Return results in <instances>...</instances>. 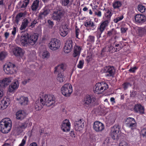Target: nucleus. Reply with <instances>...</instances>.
Segmentation results:
<instances>
[{"label": "nucleus", "mask_w": 146, "mask_h": 146, "mask_svg": "<svg viewBox=\"0 0 146 146\" xmlns=\"http://www.w3.org/2000/svg\"><path fill=\"white\" fill-rule=\"evenodd\" d=\"M38 36L36 34L29 35L26 33L23 34L21 38V42L23 46H27L28 44L33 45L36 43Z\"/></svg>", "instance_id": "1"}, {"label": "nucleus", "mask_w": 146, "mask_h": 146, "mask_svg": "<svg viewBox=\"0 0 146 146\" xmlns=\"http://www.w3.org/2000/svg\"><path fill=\"white\" fill-rule=\"evenodd\" d=\"M12 125V121L10 118L4 119L0 122V131L4 133H7L11 129Z\"/></svg>", "instance_id": "2"}, {"label": "nucleus", "mask_w": 146, "mask_h": 146, "mask_svg": "<svg viewBox=\"0 0 146 146\" xmlns=\"http://www.w3.org/2000/svg\"><path fill=\"white\" fill-rule=\"evenodd\" d=\"M40 98L43 99L45 105L50 106L53 105L55 102V98L52 95L40 94Z\"/></svg>", "instance_id": "3"}, {"label": "nucleus", "mask_w": 146, "mask_h": 146, "mask_svg": "<svg viewBox=\"0 0 146 146\" xmlns=\"http://www.w3.org/2000/svg\"><path fill=\"white\" fill-rule=\"evenodd\" d=\"M108 88V86L106 83L104 82L98 83L96 84L94 87L93 90L95 93L99 94L107 89Z\"/></svg>", "instance_id": "4"}, {"label": "nucleus", "mask_w": 146, "mask_h": 146, "mask_svg": "<svg viewBox=\"0 0 146 146\" xmlns=\"http://www.w3.org/2000/svg\"><path fill=\"white\" fill-rule=\"evenodd\" d=\"M61 92L64 96L66 97H69L73 92L71 85L69 83L65 84L61 87Z\"/></svg>", "instance_id": "5"}, {"label": "nucleus", "mask_w": 146, "mask_h": 146, "mask_svg": "<svg viewBox=\"0 0 146 146\" xmlns=\"http://www.w3.org/2000/svg\"><path fill=\"white\" fill-rule=\"evenodd\" d=\"M60 42L59 40L56 38H52L48 44L49 48L52 50H55L58 48L60 46Z\"/></svg>", "instance_id": "6"}, {"label": "nucleus", "mask_w": 146, "mask_h": 146, "mask_svg": "<svg viewBox=\"0 0 146 146\" xmlns=\"http://www.w3.org/2000/svg\"><path fill=\"white\" fill-rule=\"evenodd\" d=\"M119 131V127L117 125H114L111 128L110 135L113 139L117 140L118 139Z\"/></svg>", "instance_id": "7"}, {"label": "nucleus", "mask_w": 146, "mask_h": 146, "mask_svg": "<svg viewBox=\"0 0 146 146\" xmlns=\"http://www.w3.org/2000/svg\"><path fill=\"white\" fill-rule=\"evenodd\" d=\"M127 127L133 129L136 128L137 123L135 119L133 118L128 117L125 121Z\"/></svg>", "instance_id": "8"}, {"label": "nucleus", "mask_w": 146, "mask_h": 146, "mask_svg": "<svg viewBox=\"0 0 146 146\" xmlns=\"http://www.w3.org/2000/svg\"><path fill=\"white\" fill-rule=\"evenodd\" d=\"M103 70V72L106 73V76H113L115 72L114 67L113 66H106L104 68Z\"/></svg>", "instance_id": "9"}, {"label": "nucleus", "mask_w": 146, "mask_h": 146, "mask_svg": "<svg viewBox=\"0 0 146 146\" xmlns=\"http://www.w3.org/2000/svg\"><path fill=\"white\" fill-rule=\"evenodd\" d=\"M110 21V19H109L101 22L100 27L97 29V31L99 33L101 34L104 32L106 27L108 26Z\"/></svg>", "instance_id": "10"}, {"label": "nucleus", "mask_w": 146, "mask_h": 146, "mask_svg": "<svg viewBox=\"0 0 146 146\" xmlns=\"http://www.w3.org/2000/svg\"><path fill=\"white\" fill-rule=\"evenodd\" d=\"M4 67V70L7 74H12L13 73L14 68L15 67V64L10 62L8 63L6 67Z\"/></svg>", "instance_id": "11"}, {"label": "nucleus", "mask_w": 146, "mask_h": 146, "mask_svg": "<svg viewBox=\"0 0 146 146\" xmlns=\"http://www.w3.org/2000/svg\"><path fill=\"white\" fill-rule=\"evenodd\" d=\"M93 128L94 130L97 132H101L104 129V124L98 121L94 122L93 124Z\"/></svg>", "instance_id": "12"}, {"label": "nucleus", "mask_w": 146, "mask_h": 146, "mask_svg": "<svg viewBox=\"0 0 146 146\" xmlns=\"http://www.w3.org/2000/svg\"><path fill=\"white\" fill-rule=\"evenodd\" d=\"M63 16V12L61 10H59L54 12L52 17V18L54 20L60 22L61 21V19Z\"/></svg>", "instance_id": "13"}, {"label": "nucleus", "mask_w": 146, "mask_h": 146, "mask_svg": "<svg viewBox=\"0 0 146 146\" xmlns=\"http://www.w3.org/2000/svg\"><path fill=\"white\" fill-rule=\"evenodd\" d=\"M61 128L64 132L69 131L70 128V124L69 121L67 119L64 120L61 125Z\"/></svg>", "instance_id": "14"}, {"label": "nucleus", "mask_w": 146, "mask_h": 146, "mask_svg": "<svg viewBox=\"0 0 146 146\" xmlns=\"http://www.w3.org/2000/svg\"><path fill=\"white\" fill-rule=\"evenodd\" d=\"M83 120L80 119L78 121H75L74 122V128L76 131H80L84 127Z\"/></svg>", "instance_id": "15"}, {"label": "nucleus", "mask_w": 146, "mask_h": 146, "mask_svg": "<svg viewBox=\"0 0 146 146\" xmlns=\"http://www.w3.org/2000/svg\"><path fill=\"white\" fill-rule=\"evenodd\" d=\"M12 78L9 77L0 80V88H5L9 85L11 82Z\"/></svg>", "instance_id": "16"}, {"label": "nucleus", "mask_w": 146, "mask_h": 146, "mask_svg": "<svg viewBox=\"0 0 146 146\" xmlns=\"http://www.w3.org/2000/svg\"><path fill=\"white\" fill-rule=\"evenodd\" d=\"M10 100L8 98L5 97L0 102V109L4 110L6 108L10 103Z\"/></svg>", "instance_id": "17"}, {"label": "nucleus", "mask_w": 146, "mask_h": 146, "mask_svg": "<svg viewBox=\"0 0 146 146\" xmlns=\"http://www.w3.org/2000/svg\"><path fill=\"white\" fill-rule=\"evenodd\" d=\"M72 48V41L70 39L67 40L64 47V51L65 53L70 52Z\"/></svg>", "instance_id": "18"}, {"label": "nucleus", "mask_w": 146, "mask_h": 146, "mask_svg": "<svg viewBox=\"0 0 146 146\" xmlns=\"http://www.w3.org/2000/svg\"><path fill=\"white\" fill-rule=\"evenodd\" d=\"M45 105L43 99L40 98V100L36 101L35 104V108L36 111L40 110Z\"/></svg>", "instance_id": "19"}, {"label": "nucleus", "mask_w": 146, "mask_h": 146, "mask_svg": "<svg viewBox=\"0 0 146 146\" xmlns=\"http://www.w3.org/2000/svg\"><path fill=\"white\" fill-rule=\"evenodd\" d=\"M134 18L136 22L142 24L146 21V17L143 15L137 14Z\"/></svg>", "instance_id": "20"}, {"label": "nucleus", "mask_w": 146, "mask_h": 146, "mask_svg": "<svg viewBox=\"0 0 146 146\" xmlns=\"http://www.w3.org/2000/svg\"><path fill=\"white\" fill-rule=\"evenodd\" d=\"M95 99L94 98H92L89 95H87L84 98L83 103L85 106H87L89 105L92 102L95 101Z\"/></svg>", "instance_id": "21"}, {"label": "nucleus", "mask_w": 146, "mask_h": 146, "mask_svg": "<svg viewBox=\"0 0 146 146\" xmlns=\"http://www.w3.org/2000/svg\"><path fill=\"white\" fill-rule=\"evenodd\" d=\"M66 65L64 64H61L55 68L54 72H59L63 73L66 68Z\"/></svg>", "instance_id": "22"}, {"label": "nucleus", "mask_w": 146, "mask_h": 146, "mask_svg": "<svg viewBox=\"0 0 146 146\" xmlns=\"http://www.w3.org/2000/svg\"><path fill=\"white\" fill-rule=\"evenodd\" d=\"M144 108L140 104L135 105L133 110L135 113L143 114L144 113Z\"/></svg>", "instance_id": "23"}, {"label": "nucleus", "mask_w": 146, "mask_h": 146, "mask_svg": "<svg viewBox=\"0 0 146 146\" xmlns=\"http://www.w3.org/2000/svg\"><path fill=\"white\" fill-rule=\"evenodd\" d=\"M26 115V113L23 110H19L16 113V118L18 119L22 120Z\"/></svg>", "instance_id": "24"}, {"label": "nucleus", "mask_w": 146, "mask_h": 146, "mask_svg": "<svg viewBox=\"0 0 146 146\" xmlns=\"http://www.w3.org/2000/svg\"><path fill=\"white\" fill-rule=\"evenodd\" d=\"M19 86V82L17 80H16L13 83H12L9 86L8 90L9 92H11L17 89Z\"/></svg>", "instance_id": "25"}, {"label": "nucleus", "mask_w": 146, "mask_h": 146, "mask_svg": "<svg viewBox=\"0 0 146 146\" xmlns=\"http://www.w3.org/2000/svg\"><path fill=\"white\" fill-rule=\"evenodd\" d=\"M54 73L57 74L56 79L58 82L60 83H62L64 81V76L63 73L56 72Z\"/></svg>", "instance_id": "26"}, {"label": "nucleus", "mask_w": 146, "mask_h": 146, "mask_svg": "<svg viewBox=\"0 0 146 146\" xmlns=\"http://www.w3.org/2000/svg\"><path fill=\"white\" fill-rule=\"evenodd\" d=\"M43 12H41L39 14L38 18L40 19H42L45 16L47 15L50 11V10L45 7L43 9Z\"/></svg>", "instance_id": "27"}, {"label": "nucleus", "mask_w": 146, "mask_h": 146, "mask_svg": "<svg viewBox=\"0 0 146 146\" xmlns=\"http://www.w3.org/2000/svg\"><path fill=\"white\" fill-rule=\"evenodd\" d=\"M14 54L16 56H21L24 54L22 49L19 47H16L13 50Z\"/></svg>", "instance_id": "28"}, {"label": "nucleus", "mask_w": 146, "mask_h": 146, "mask_svg": "<svg viewBox=\"0 0 146 146\" xmlns=\"http://www.w3.org/2000/svg\"><path fill=\"white\" fill-rule=\"evenodd\" d=\"M19 103L22 105H27L28 102V100L27 97L24 96L21 97L19 99H17Z\"/></svg>", "instance_id": "29"}, {"label": "nucleus", "mask_w": 146, "mask_h": 146, "mask_svg": "<svg viewBox=\"0 0 146 146\" xmlns=\"http://www.w3.org/2000/svg\"><path fill=\"white\" fill-rule=\"evenodd\" d=\"M27 124L28 123L27 121L21 123L17 127V130L19 132L22 131L23 129H25L27 127Z\"/></svg>", "instance_id": "30"}, {"label": "nucleus", "mask_w": 146, "mask_h": 146, "mask_svg": "<svg viewBox=\"0 0 146 146\" xmlns=\"http://www.w3.org/2000/svg\"><path fill=\"white\" fill-rule=\"evenodd\" d=\"M81 48L78 46H76L74 47V52L73 54V56L74 57H76L77 56H79Z\"/></svg>", "instance_id": "31"}, {"label": "nucleus", "mask_w": 146, "mask_h": 146, "mask_svg": "<svg viewBox=\"0 0 146 146\" xmlns=\"http://www.w3.org/2000/svg\"><path fill=\"white\" fill-rule=\"evenodd\" d=\"M139 35L141 37L146 35V27H139L138 29Z\"/></svg>", "instance_id": "32"}, {"label": "nucleus", "mask_w": 146, "mask_h": 146, "mask_svg": "<svg viewBox=\"0 0 146 146\" xmlns=\"http://www.w3.org/2000/svg\"><path fill=\"white\" fill-rule=\"evenodd\" d=\"M29 21L27 18L24 19L22 23L20 29L21 30H23L25 29L28 26V24L29 23Z\"/></svg>", "instance_id": "33"}, {"label": "nucleus", "mask_w": 146, "mask_h": 146, "mask_svg": "<svg viewBox=\"0 0 146 146\" xmlns=\"http://www.w3.org/2000/svg\"><path fill=\"white\" fill-rule=\"evenodd\" d=\"M38 0H35L34 1L31 6V9L33 11H36L38 6L39 3Z\"/></svg>", "instance_id": "34"}, {"label": "nucleus", "mask_w": 146, "mask_h": 146, "mask_svg": "<svg viewBox=\"0 0 146 146\" xmlns=\"http://www.w3.org/2000/svg\"><path fill=\"white\" fill-rule=\"evenodd\" d=\"M117 33L115 29H112L108 32L107 35L108 37H110L112 36H114Z\"/></svg>", "instance_id": "35"}, {"label": "nucleus", "mask_w": 146, "mask_h": 146, "mask_svg": "<svg viewBox=\"0 0 146 146\" xmlns=\"http://www.w3.org/2000/svg\"><path fill=\"white\" fill-rule=\"evenodd\" d=\"M84 25L86 27H91L92 28H94L96 26L94 23L90 21H85Z\"/></svg>", "instance_id": "36"}, {"label": "nucleus", "mask_w": 146, "mask_h": 146, "mask_svg": "<svg viewBox=\"0 0 146 146\" xmlns=\"http://www.w3.org/2000/svg\"><path fill=\"white\" fill-rule=\"evenodd\" d=\"M24 14L22 13H20L18 14L16 16L15 19V22L17 24H18L20 18L24 16Z\"/></svg>", "instance_id": "37"}, {"label": "nucleus", "mask_w": 146, "mask_h": 146, "mask_svg": "<svg viewBox=\"0 0 146 146\" xmlns=\"http://www.w3.org/2000/svg\"><path fill=\"white\" fill-rule=\"evenodd\" d=\"M137 9L138 11L141 13L144 12L146 10L145 7L141 4H139L138 5Z\"/></svg>", "instance_id": "38"}, {"label": "nucleus", "mask_w": 146, "mask_h": 146, "mask_svg": "<svg viewBox=\"0 0 146 146\" xmlns=\"http://www.w3.org/2000/svg\"><path fill=\"white\" fill-rule=\"evenodd\" d=\"M116 40L113 43V45H115V46L114 47L115 48V51L117 52L119 51V50L121 49V47L120 45V44H115Z\"/></svg>", "instance_id": "39"}, {"label": "nucleus", "mask_w": 146, "mask_h": 146, "mask_svg": "<svg viewBox=\"0 0 146 146\" xmlns=\"http://www.w3.org/2000/svg\"><path fill=\"white\" fill-rule=\"evenodd\" d=\"M68 32L64 31L63 29H60L59 31V33L61 36L63 37H64L67 35Z\"/></svg>", "instance_id": "40"}, {"label": "nucleus", "mask_w": 146, "mask_h": 146, "mask_svg": "<svg viewBox=\"0 0 146 146\" xmlns=\"http://www.w3.org/2000/svg\"><path fill=\"white\" fill-rule=\"evenodd\" d=\"M121 5V3L119 1L115 2L113 4V6L114 8H118L120 7Z\"/></svg>", "instance_id": "41"}, {"label": "nucleus", "mask_w": 146, "mask_h": 146, "mask_svg": "<svg viewBox=\"0 0 146 146\" xmlns=\"http://www.w3.org/2000/svg\"><path fill=\"white\" fill-rule=\"evenodd\" d=\"M6 52H2L0 53V59L2 60L3 59L7 56Z\"/></svg>", "instance_id": "42"}, {"label": "nucleus", "mask_w": 146, "mask_h": 146, "mask_svg": "<svg viewBox=\"0 0 146 146\" xmlns=\"http://www.w3.org/2000/svg\"><path fill=\"white\" fill-rule=\"evenodd\" d=\"M84 63V61L83 60H80L79 61V63L77 65V67L78 68L81 69L83 67Z\"/></svg>", "instance_id": "43"}, {"label": "nucleus", "mask_w": 146, "mask_h": 146, "mask_svg": "<svg viewBox=\"0 0 146 146\" xmlns=\"http://www.w3.org/2000/svg\"><path fill=\"white\" fill-rule=\"evenodd\" d=\"M42 57L43 58H48L49 57V53L47 51H45L42 54Z\"/></svg>", "instance_id": "44"}, {"label": "nucleus", "mask_w": 146, "mask_h": 146, "mask_svg": "<svg viewBox=\"0 0 146 146\" xmlns=\"http://www.w3.org/2000/svg\"><path fill=\"white\" fill-rule=\"evenodd\" d=\"M131 84L128 82L125 83L123 84V88L124 90H126L129 86H131Z\"/></svg>", "instance_id": "45"}, {"label": "nucleus", "mask_w": 146, "mask_h": 146, "mask_svg": "<svg viewBox=\"0 0 146 146\" xmlns=\"http://www.w3.org/2000/svg\"><path fill=\"white\" fill-rule=\"evenodd\" d=\"M112 13L109 10H108L106 14V16L108 18V19H110L111 17L112 16Z\"/></svg>", "instance_id": "46"}, {"label": "nucleus", "mask_w": 146, "mask_h": 146, "mask_svg": "<svg viewBox=\"0 0 146 146\" xmlns=\"http://www.w3.org/2000/svg\"><path fill=\"white\" fill-rule=\"evenodd\" d=\"M140 134L143 137H146V129H142L141 131Z\"/></svg>", "instance_id": "47"}, {"label": "nucleus", "mask_w": 146, "mask_h": 146, "mask_svg": "<svg viewBox=\"0 0 146 146\" xmlns=\"http://www.w3.org/2000/svg\"><path fill=\"white\" fill-rule=\"evenodd\" d=\"M123 18V15H121L120 17H118L113 20V21L115 23H117L118 21L121 20Z\"/></svg>", "instance_id": "48"}, {"label": "nucleus", "mask_w": 146, "mask_h": 146, "mask_svg": "<svg viewBox=\"0 0 146 146\" xmlns=\"http://www.w3.org/2000/svg\"><path fill=\"white\" fill-rule=\"evenodd\" d=\"M108 47V50L109 52H115V48L112 46V44H110Z\"/></svg>", "instance_id": "49"}, {"label": "nucleus", "mask_w": 146, "mask_h": 146, "mask_svg": "<svg viewBox=\"0 0 146 146\" xmlns=\"http://www.w3.org/2000/svg\"><path fill=\"white\" fill-rule=\"evenodd\" d=\"M69 0H62V5L63 6H66L69 3Z\"/></svg>", "instance_id": "50"}, {"label": "nucleus", "mask_w": 146, "mask_h": 146, "mask_svg": "<svg viewBox=\"0 0 146 146\" xmlns=\"http://www.w3.org/2000/svg\"><path fill=\"white\" fill-rule=\"evenodd\" d=\"M119 146H129V145L125 141H123L120 143Z\"/></svg>", "instance_id": "51"}, {"label": "nucleus", "mask_w": 146, "mask_h": 146, "mask_svg": "<svg viewBox=\"0 0 146 146\" xmlns=\"http://www.w3.org/2000/svg\"><path fill=\"white\" fill-rule=\"evenodd\" d=\"M80 32V31L79 29L76 26V27L75 29V33L76 35V36L77 38H79L78 37V36L79 35Z\"/></svg>", "instance_id": "52"}, {"label": "nucleus", "mask_w": 146, "mask_h": 146, "mask_svg": "<svg viewBox=\"0 0 146 146\" xmlns=\"http://www.w3.org/2000/svg\"><path fill=\"white\" fill-rule=\"evenodd\" d=\"M37 23L36 20H34L31 23V24L29 26L30 27L33 28L35 27V25Z\"/></svg>", "instance_id": "53"}, {"label": "nucleus", "mask_w": 146, "mask_h": 146, "mask_svg": "<svg viewBox=\"0 0 146 146\" xmlns=\"http://www.w3.org/2000/svg\"><path fill=\"white\" fill-rule=\"evenodd\" d=\"M88 40L90 42H94V37L92 36H89Z\"/></svg>", "instance_id": "54"}, {"label": "nucleus", "mask_w": 146, "mask_h": 146, "mask_svg": "<svg viewBox=\"0 0 146 146\" xmlns=\"http://www.w3.org/2000/svg\"><path fill=\"white\" fill-rule=\"evenodd\" d=\"M68 25L66 24H65L63 26L62 28L61 29H63L64 31L68 32Z\"/></svg>", "instance_id": "55"}, {"label": "nucleus", "mask_w": 146, "mask_h": 146, "mask_svg": "<svg viewBox=\"0 0 146 146\" xmlns=\"http://www.w3.org/2000/svg\"><path fill=\"white\" fill-rule=\"evenodd\" d=\"M30 80V78L25 79L23 81H22V83L23 85H25L27 83L29 82Z\"/></svg>", "instance_id": "56"}, {"label": "nucleus", "mask_w": 146, "mask_h": 146, "mask_svg": "<svg viewBox=\"0 0 146 146\" xmlns=\"http://www.w3.org/2000/svg\"><path fill=\"white\" fill-rule=\"evenodd\" d=\"M137 68L136 67H134L130 68L129 70V71L130 72H134L135 70L137 69Z\"/></svg>", "instance_id": "57"}, {"label": "nucleus", "mask_w": 146, "mask_h": 146, "mask_svg": "<svg viewBox=\"0 0 146 146\" xmlns=\"http://www.w3.org/2000/svg\"><path fill=\"white\" fill-rule=\"evenodd\" d=\"M26 139H23L22 141V142L20 144L19 146H24L25 143Z\"/></svg>", "instance_id": "58"}, {"label": "nucleus", "mask_w": 146, "mask_h": 146, "mask_svg": "<svg viewBox=\"0 0 146 146\" xmlns=\"http://www.w3.org/2000/svg\"><path fill=\"white\" fill-rule=\"evenodd\" d=\"M136 94L137 92L134 90H133L130 94V96L131 97H134L136 95Z\"/></svg>", "instance_id": "59"}, {"label": "nucleus", "mask_w": 146, "mask_h": 146, "mask_svg": "<svg viewBox=\"0 0 146 146\" xmlns=\"http://www.w3.org/2000/svg\"><path fill=\"white\" fill-rule=\"evenodd\" d=\"M127 29V28H126L122 27L121 29V32L122 33H124L126 32Z\"/></svg>", "instance_id": "60"}, {"label": "nucleus", "mask_w": 146, "mask_h": 146, "mask_svg": "<svg viewBox=\"0 0 146 146\" xmlns=\"http://www.w3.org/2000/svg\"><path fill=\"white\" fill-rule=\"evenodd\" d=\"M4 94V90L3 89H0V99L3 96Z\"/></svg>", "instance_id": "61"}, {"label": "nucleus", "mask_w": 146, "mask_h": 146, "mask_svg": "<svg viewBox=\"0 0 146 146\" xmlns=\"http://www.w3.org/2000/svg\"><path fill=\"white\" fill-rule=\"evenodd\" d=\"M16 31V28L14 27L13 31L12 32V34L14 35H15Z\"/></svg>", "instance_id": "62"}, {"label": "nucleus", "mask_w": 146, "mask_h": 146, "mask_svg": "<svg viewBox=\"0 0 146 146\" xmlns=\"http://www.w3.org/2000/svg\"><path fill=\"white\" fill-rule=\"evenodd\" d=\"M48 23L49 25H51L52 27L54 25L53 22L50 20H48Z\"/></svg>", "instance_id": "63"}, {"label": "nucleus", "mask_w": 146, "mask_h": 146, "mask_svg": "<svg viewBox=\"0 0 146 146\" xmlns=\"http://www.w3.org/2000/svg\"><path fill=\"white\" fill-rule=\"evenodd\" d=\"M9 33L7 32H6L4 34V36L5 38L6 39L9 37Z\"/></svg>", "instance_id": "64"}]
</instances>
